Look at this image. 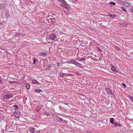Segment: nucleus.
I'll return each mask as SVG.
<instances>
[{"label":"nucleus","mask_w":133,"mask_h":133,"mask_svg":"<svg viewBox=\"0 0 133 133\" xmlns=\"http://www.w3.org/2000/svg\"><path fill=\"white\" fill-rule=\"evenodd\" d=\"M13 95L12 94H9L4 95L3 96V98L4 99H8L12 97Z\"/></svg>","instance_id":"f257e3e1"},{"label":"nucleus","mask_w":133,"mask_h":133,"mask_svg":"<svg viewBox=\"0 0 133 133\" xmlns=\"http://www.w3.org/2000/svg\"><path fill=\"white\" fill-rule=\"evenodd\" d=\"M56 35L54 34H51L49 36L50 39L52 40H54L56 38Z\"/></svg>","instance_id":"f03ea898"},{"label":"nucleus","mask_w":133,"mask_h":133,"mask_svg":"<svg viewBox=\"0 0 133 133\" xmlns=\"http://www.w3.org/2000/svg\"><path fill=\"white\" fill-rule=\"evenodd\" d=\"M76 65L77 66L79 67L80 68H82L83 67L82 66L81 64L75 61L74 64Z\"/></svg>","instance_id":"7ed1b4c3"},{"label":"nucleus","mask_w":133,"mask_h":133,"mask_svg":"<svg viewBox=\"0 0 133 133\" xmlns=\"http://www.w3.org/2000/svg\"><path fill=\"white\" fill-rule=\"evenodd\" d=\"M14 115L16 117L18 118L19 117L20 114L19 111H17L14 112Z\"/></svg>","instance_id":"20e7f679"},{"label":"nucleus","mask_w":133,"mask_h":133,"mask_svg":"<svg viewBox=\"0 0 133 133\" xmlns=\"http://www.w3.org/2000/svg\"><path fill=\"white\" fill-rule=\"evenodd\" d=\"M123 5L125 7H128L130 6L131 4L129 3L126 2H124V4Z\"/></svg>","instance_id":"39448f33"},{"label":"nucleus","mask_w":133,"mask_h":133,"mask_svg":"<svg viewBox=\"0 0 133 133\" xmlns=\"http://www.w3.org/2000/svg\"><path fill=\"white\" fill-rule=\"evenodd\" d=\"M111 70L112 71L116 72H118V71L116 69V68H115V67L114 66L112 67L111 68Z\"/></svg>","instance_id":"423d86ee"},{"label":"nucleus","mask_w":133,"mask_h":133,"mask_svg":"<svg viewBox=\"0 0 133 133\" xmlns=\"http://www.w3.org/2000/svg\"><path fill=\"white\" fill-rule=\"evenodd\" d=\"M117 2L119 4H120L123 5L124 4V2L123 1H121L120 0H117Z\"/></svg>","instance_id":"0eeeda50"},{"label":"nucleus","mask_w":133,"mask_h":133,"mask_svg":"<svg viewBox=\"0 0 133 133\" xmlns=\"http://www.w3.org/2000/svg\"><path fill=\"white\" fill-rule=\"evenodd\" d=\"M32 83L33 84H38L39 83L35 79H34L32 81Z\"/></svg>","instance_id":"6e6552de"},{"label":"nucleus","mask_w":133,"mask_h":133,"mask_svg":"<svg viewBox=\"0 0 133 133\" xmlns=\"http://www.w3.org/2000/svg\"><path fill=\"white\" fill-rule=\"evenodd\" d=\"M47 54L46 52H41L38 54L39 56H44L46 55Z\"/></svg>","instance_id":"1a4fd4ad"},{"label":"nucleus","mask_w":133,"mask_h":133,"mask_svg":"<svg viewBox=\"0 0 133 133\" xmlns=\"http://www.w3.org/2000/svg\"><path fill=\"white\" fill-rule=\"evenodd\" d=\"M107 16H110L112 18H114L115 16L116 15L115 14H111L109 13L108 14Z\"/></svg>","instance_id":"9d476101"},{"label":"nucleus","mask_w":133,"mask_h":133,"mask_svg":"<svg viewBox=\"0 0 133 133\" xmlns=\"http://www.w3.org/2000/svg\"><path fill=\"white\" fill-rule=\"evenodd\" d=\"M59 2H62L65 5H68L67 2L64 0H57Z\"/></svg>","instance_id":"9b49d317"},{"label":"nucleus","mask_w":133,"mask_h":133,"mask_svg":"<svg viewBox=\"0 0 133 133\" xmlns=\"http://www.w3.org/2000/svg\"><path fill=\"white\" fill-rule=\"evenodd\" d=\"M105 90L109 94H111L112 92L111 91L109 88H107Z\"/></svg>","instance_id":"f8f14e48"},{"label":"nucleus","mask_w":133,"mask_h":133,"mask_svg":"<svg viewBox=\"0 0 133 133\" xmlns=\"http://www.w3.org/2000/svg\"><path fill=\"white\" fill-rule=\"evenodd\" d=\"M6 6V5L4 4H0V9H2L5 7Z\"/></svg>","instance_id":"ddd939ff"},{"label":"nucleus","mask_w":133,"mask_h":133,"mask_svg":"<svg viewBox=\"0 0 133 133\" xmlns=\"http://www.w3.org/2000/svg\"><path fill=\"white\" fill-rule=\"evenodd\" d=\"M35 129L34 128H32L30 129V131L31 133H35Z\"/></svg>","instance_id":"4468645a"},{"label":"nucleus","mask_w":133,"mask_h":133,"mask_svg":"<svg viewBox=\"0 0 133 133\" xmlns=\"http://www.w3.org/2000/svg\"><path fill=\"white\" fill-rule=\"evenodd\" d=\"M52 68L51 66L50 65H48V66L46 68V69L47 70H52L51 68Z\"/></svg>","instance_id":"2eb2a0df"},{"label":"nucleus","mask_w":133,"mask_h":133,"mask_svg":"<svg viewBox=\"0 0 133 133\" xmlns=\"http://www.w3.org/2000/svg\"><path fill=\"white\" fill-rule=\"evenodd\" d=\"M64 4H61V5L62 7H63L64 8L66 9H68V7L66 6V5H64Z\"/></svg>","instance_id":"dca6fc26"},{"label":"nucleus","mask_w":133,"mask_h":133,"mask_svg":"<svg viewBox=\"0 0 133 133\" xmlns=\"http://www.w3.org/2000/svg\"><path fill=\"white\" fill-rule=\"evenodd\" d=\"M75 61H68L67 63L69 64H74Z\"/></svg>","instance_id":"f3484780"},{"label":"nucleus","mask_w":133,"mask_h":133,"mask_svg":"<svg viewBox=\"0 0 133 133\" xmlns=\"http://www.w3.org/2000/svg\"><path fill=\"white\" fill-rule=\"evenodd\" d=\"M114 125L115 126H119L120 125V124L119 123H118L116 122H115L113 123Z\"/></svg>","instance_id":"a211bd4d"},{"label":"nucleus","mask_w":133,"mask_h":133,"mask_svg":"<svg viewBox=\"0 0 133 133\" xmlns=\"http://www.w3.org/2000/svg\"><path fill=\"white\" fill-rule=\"evenodd\" d=\"M35 91L37 92H40L42 91V90L41 89H37L35 90Z\"/></svg>","instance_id":"6ab92c4d"},{"label":"nucleus","mask_w":133,"mask_h":133,"mask_svg":"<svg viewBox=\"0 0 133 133\" xmlns=\"http://www.w3.org/2000/svg\"><path fill=\"white\" fill-rule=\"evenodd\" d=\"M114 119L113 118H111L110 119V123L112 124H113Z\"/></svg>","instance_id":"aec40b11"},{"label":"nucleus","mask_w":133,"mask_h":133,"mask_svg":"<svg viewBox=\"0 0 133 133\" xmlns=\"http://www.w3.org/2000/svg\"><path fill=\"white\" fill-rule=\"evenodd\" d=\"M79 59L78 60L80 61H84L85 59V58L84 57L81 58H79Z\"/></svg>","instance_id":"412c9836"},{"label":"nucleus","mask_w":133,"mask_h":133,"mask_svg":"<svg viewBox=\"0 0 133 133\" xmlns=\"http://www.w3.org/2000/svg\"><path fill=\"white\" fill-rule=\"evenodd\" d=\"M65 74L64 73H61L60 74L59 76L62 77H64L65 76Z\"/></svg>","instance_id":"4be33fe9"},{"label":"nucleus","mask_w":133,"mask_h":133,"mask_svg":"<svg viewBox=\"0 0 133 133\" xmlns=\"http://www.w3.org/2000/svg\"><path fill=\"white\" fill-rule=\"evenodd\" d=\"M44 114L46 116H49L50 114V113L48 111H46L44 113Z\"/></svg>","instance_id":"5701e85b"},{"label":"nucleus","mask_w":133,"mask_h":133,"mask_svg":"<svg viewBox=\"0 0 133 133\" xmlns=\"http://www.w3.org/2000/svg\"><path fill=\"white\" fill-rule=\"evenodd\" d=\"M26 87L27 89H29L30 87V85L29 84H27L26 85Z\"/></svg>","instance_id":"b1692460"},{"label":"nucleus","mask_w":133,"mask_h":133,"mask_svg":"<svg viewBox=\"0 0 133 133\" xmlns=\"http://www.w3.org/2000/svg\"><path fill=\"white\" fill-rule=\"evenodd\" d=\"M122 10L123 11H126V9L124 7L122 6Z\"/></svg>","instance_id":"393cba45"},{"label":"nucleus","mask_w":133,"mask_h":133,"mask_svg":"<svg viewBox=\"0 0 133 133\" xmlns=\"http://www.w3.org/2000/svg\"><path fill=\"white\" fill-rule=\"evenodd\" d=\"M14 106L15 107V109L17 110L19 109V107L17 105H14Z\"/></svg>","instance_id":"a878e982"},{"label":"nucleus","mask_w":133,"mask_h":133,"mask_svg":"<svg viewBox=\"0 0 133 133\" xmlns=\"http://www.w3.org/2000/svg\"><path fill=\"white\" fill-rule=\"evenodd\" d=\"M109 2L110 4H112L113 5H114L115 4V3L114 2Z\"/></svg>","instance_id":"bb28decb"},{"label":"nucleus","mask_w":133,"mask_h":133,"mask_svg":"<svg viewBox=\"0 0 133 133\" xmlns=\"http://www.w3.org/2000/svg\"><path fill=\"white\" fill-rule=\"evenodd\" d=\"M129 98L131 101L133 102V97L131 96H130Z\"/></svg>","instance_id":"cd10ccee"},{"label":"nucleus","mask_w":133,"mask_h":133,"mask_svg":"<svg viewBox=\"0 0 133 133\" xmlns=\"http://www.w3.org/2000/svg\"><path fill=\"white\" fill-rule=\"evenodd\" d=\"M130 10L131 12H133V6L131 7Z\"/></svg>","instance_id":"c85d7f7f"},{"label":"nucleus","mask_w":133,"mask_h":133,"mask_svg":"<svg viewBox=\"0 0 133 133\" xmlns=\"http://www.w3.org/2000/svg\"><path fill=\"white\" fill-rule=\"evenodd\" d=\"M40 131H35V133H41V132L40 131Z\"/></svg>","instance_id":"c756f323"},{"label":"nucleus","mask_w":133,"mask_h":133,"mask_svg":"<svg viewBox=\"0 0 133 133\" xmlns=\"http://www.w3.org/2000/svg\"><path fill=\"white\" fill-rule=\"evenodd\" d=\"M36 59H34V64H35L36 62Z\"/></svg>","instance_id":"7c9ffc66"},{"label":"nucleus","mask_w":133,"mask_h":133,"mask_svg":"<svg viewBox=\"0 0 133 133\" xmlns=\"http://www.w3.org/2000/svg\"><path fill=\"white\" fill-rule=\"evenodd\" d=\"M122 85H123L124 87H125V84L123 83H122Z\"/></svg>","instance_id":"2f4dec72"},{"label":"nucleus","mask_w":133,"mask_h":133,"mask_svg":"<svg viewBox=\"0 0 133 133\" xmlns=\"http://www.w3.org/2000/svg\"><path fill=\"white\" fill-rule=\"evenodd\" d=\"M116 49L118 50H120V48L118 47H116Z\"/></svg>","instance_id":"473e14b6"},{"label":"nucleus","mask_w":133,"mask_h":133,"mask_svg":"<svg viewBox=\"0 0 133 133\" xmlns=\"http://www.w3.org/2000/svg\"><path fill=\"white\" fill-rule=\"evenodd\" d=\"M57 67H58L59 66V64L58 63H57Z\"/></svg>","instance_id":"72a5a7b5"},{"label":"nucleus","mask_w":133,"mask_h":133,"mask_svg":"<svg viewBox=\"0 0 133 133\" xmlns=\"http://www.w3.org/2000/svg\"><path fill=\"white\" fill-rule=\"evenodd\" d=\"M60 121H62L63 120V119L61 118H60Z\"/></svg>","instance_id":"f704fd0d"},{"label":"nucleus","mask_w":133,"mask_h":133,"mask_svg":"<svg viewBox=\"0 0 133 133\" xmlns=\"http://www.w3.org/2000/svg\"><path fill=\"white\" fill-rule=\"evenodd\" d=\"M76 73L77 74V75H79V74L77 72H76Z\"/></svg>","instance_id":"c9c22d12"},{"label":"nucleus","mask_w":133,"mask_h":133,"mask_svg":"<svg viewBox=\"0 0 133 133\" xmlns=\"http://www.w3.org/2000/svg\"><path fill=\"white\" fill-rule=\"evenodd\" d=\"M63 121L64 122H66V121H65V120H63Z\"/></svg>","instance_id":"e433bc0d"},{"label":"nucleus","mask_w":133,"mask_h":133,"mask_svg":"<svg viewBox=\"0 0 133 133\" xmlns=\"http://www.w3.org/2000/svg\"><path fill=\"white\" fill-rule=\"evenodd\" d=\"M99 50L100 51H102V50L100 49H99Z\"/></svg>","instance_id":"4c0bfd02"},{"label":"nucleus","mask_w":133,"mask_h":133,"mask_svg":"<svg viewBox=\"0 0 133 133\" xmlns=\"http://www.w3.org/2000/svg\"><path fill=\"white\" fill-rule=\"evenodd\" d=\"M43 106V105H41V107H42V106Z\"/></svg>","instance_id":"58836bf2"},{"label":"nucleus","mask_w":133,"mask_h":133,"mask_svg":"<svg viewBox=\"0 0 133 133\" xmlns=\"http://www.w3.org/2000/svg\"><path fill=\"white\" fill-rule=\"evenodd\" d=\"M37 111H38V110H37Z\"/></svg>","instance_id":"ea45409f"},{"label":"nucleus","mask_w":133,"mask_h":133,"mask_svg":"<svg viewBox=\"0 0 133 133\" xmlns=\"http://www.w3.org/2000/svg\"><path fill=\"white\" fill-rule=\"evenodd\" d=\"M75 0V1H76L77 0Z\"/></svg>","instance_id":"a19ab883"},{"label":"nucleus","mask_w":133,"mask_h":133,"mask_svg":"<svg viewBox=\"0 0 133 133\" xmlns=\"http://www.w3.org/2000/svg\"><path fill=\"white\" fill-rule=\"evenodd\" d=\"M42 133H43V132H42Z\"/></svg>","instance_id":"79ce46f5"}]
</instances>
